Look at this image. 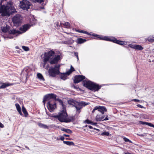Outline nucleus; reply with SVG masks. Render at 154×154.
I'll return each instance as SVG.
<instances>
[{"mask_svg": "<svg viewBox=\"0 0 154 154\" xmlns=\"http://www.w3.org/2000/svg\"><path fill=\"white\" fill-rule=\"evenodd\" d=\"M60 59V56L55 55V52L52 50L45 52L43 59V66H45L48 61L51 65L57 64Z\"/></svg>", "mask_w": 154, "mask_h": 154, "instance_id": "f257e3e1", "label": "nucleus"}, {"mask_svg": "<svg viewBox=\"0 0 154 154\" xmlns=\"http://www.w3.org/2000/svg\"><path fill=\"white\" fill-rule=\"evenodd\" d=\"M53 117L61 122L69 123L75 120V116H68L66 109H63L59 112L58 114Z\"/></svg>", "mask_w": 154, "mask_h": 154, "instance_id": "f03ea898", "label": "nucleus"}, {"mask_svg": "<svg viewBox=\"0 0 154 154\" xmlns=\"http://www.w3.org/2000/svg\"><path fill=\"white\" fill-rule=\"evenodd\" d=\"M82 84L85 87L94 91H98L101 87V86L90 80H84Z\"/></svg>", "mask_w": 154, "mask_h": 154, "instance_id": "7ed1b4c3", "label": "nucleus"}, {"mask_svg": "<svg viewBox=\"0 0 154 154\" xmlns=\"http://www.w3.org/2000/svg\"><path fill=\"white\" fill-rule=\"evenodd\" d=\"M95 35L96 36L97 39H99L100 40L111 42L121 45H124L125 42L124 41L118 40L117 38L113 37L103 36L102 35Z\"/></svg>", "mask_w": 154, "mask_h": 154, "instance_id": "20e7f679", "label": "nucleus"}, {"mask_svg": "<svg viewBox=\"0 0 154 154\" xmlns=\"http://www.w3.org/2000/svg\"><path fill=\"white\" fill-rule=\"evenodd\" d=\"M68 102L69 104L72 105L75 107L76 109V111L80 112V109L82 108L83 106L88 105V103L84 101L78 102L73 99H71L68 100Z\"/></svg>", "mask_w": 154, "mask_h": 154, "instance_id": "39448f33", "label": "nucleus"}, {"mask_svg": "<svg viewBox=\"0 0 154 154\" xmlns=\"http://www.w3.org/2000/svg\"><path fill=\"white\" fill-rule=\"evenodd\" d=\"M57 96L54 94H48L46 95L44 97L43 102L45 104L46 101H48L47 103H51L53 105H56Z\"/></svg>", "mask_w": 154, "mask_h": 154, "instance_id": "423d86ee", "label": "nucleus"}, {"mask_svg": "<svg viewBox=\"0 0 154 154\" xmlns=\"http://www.w3.org/2000/svg\"><path fill=\"white\" fill-rule=\"evenodd\" d=\"M60 65H56L54 67H51L49 69L48 73L50 76L54 77L59 75L60 72L59 69Z\"/></svg>", "mask_w": 154, "mask_h": 154, "instance_id": "0eeeda50", "label": "nucleus"}, {"mask_svg": "<svg viewBox=\"0 0 154 154\" xmlns=\"http://www.w3.org/2000/svg\"><path fill=\"white\" fill-rule=\"evenodd\" d=\"M11 7H9L8 5H2L0 7V13L3 17L9 16L11 13Z\"/></svg>", "mask_w": 154, "mask_h": 154, "instance_id": "6e6552de", "label": "nucleus"}, {"mask_svg": "<svg viewBox=\"0 0 154 154\" xmlns=\"http://www.w3.org/2000/svg\"><path fill=\"white\" fill-rule=\"evenodd\" d=\"M20 8L24 10L28 11V9L32 7V5L30 2L26 0H23L20 2Z\"/></svg>", "mask_w": 154, "mask_h": 154, "instance_id": "1a4fd4ad", "label": "nucleus"}, {"mask_svg": "<svg viewBox=\"0 0 154 154\" xmlns=\"http://www.w3.org/2000/svg\"><path fill=\"white\" fill-rule=\"evenodd\" d=\"M14 26L18 27L19 26L22 22V19L19 14H17L13 17L12 19Z\"/></svg>", "mask_w": 154, "mask_h": 154, "instance_id": "9d476101", "label": "nucleus"}, {"mask_svg": "<svg viewBox=\"0 0 154 154\" xmlns=\"http://www.w3.org/2000/svg\"><path fill=\"white\" fill-rule=\"evenodd\" d=\"M75 71L74 68L71 65L70 69L66 72L65 73H62L60 76L61 79L65 80L67 76L69 75L72 72Z\"/></svg>", "mask_w": 154, "mask_h": 154, "instance_id": "9b49d317", "label": "nucleus"}, {"mask_svg": "<svg viewBox=\"0 0 154 154\" xmlns=\"http://www.w3.org/2000/svg\"><path fill=\"white\" fill-rule=\"evenodd\" d=\"M85 79V77L82 75H76L74 78V83L77 84L81 81H83Z\"/></svg>", "mask_w": 154, "mask_h": 154, "instance_id": "f8f14e48", "label": "nucleus"}, {"mask_svg": "<svg viewBox=\"0 0 154 154\" xmlns=\"http://www.w3.org/2000/svg\"><path fill=\"white\" fill-rule=\"evenodd\" d=\"M98 110V111L100 112L102 114H103L105 112L107 111V109L105 107L100 106H97L94 107L92 111V112H94L95 110Z\"/></svg>", "mask_w": 154, "mask_h": 154, "instance_id": "ddd939ff", "label": "nucleus"}, {"mask_svg": "<svg viewBox=\"0 0 154 154\" xmlns=\"http://www.w3.org/2000/svg\"><path fill=\"white\" fill-rule=\"evenodd\" d=\"M31 26V25L27 23L25 24H24L20 28V30L22 32V33L25 32L28 29H29Z\"/></svg>", "mask_w": 154, "mask_h": 154, "instance_id": "4468645a", "label": "nucleus"}, {"mask_svg": "<svg viewBox=\"0 0 154 154\" xmlns=\"http://www.w3.org/2000/svg\"><path fill=\"white\" fill-rule=\"evenodd\" d=\"M76 31L77 32H78L86 34L88 35H91L92 36H94V37L93 38H94V39H96L97 40H99V39H97V38L96 37V36H95V35H97V34H91L83 30H80L79 29L76 30Z\"/></svg>", "mask_w": 154, "mask_h": 154, "instance_id": "2eb2a0df", "label": "nucleus"}, {"mask_svg": "<svg viewBox=\"0 0 154 154\" xmlns=\"http://www.w3.org/2000/svg\"><path fill=\"white\" fill-rule=\"evenodd\" d=\"M51 103H47V108L50 112L53 111L56 108V105H53Z\"/></svg>", "mask_w": 154, "mask_h": 154, "instance_id": "dca6fc26", "label": "nucleus"}, {"mask_svg": "<svg viewBox=\"0 0 154 154\" xmlns=\"http://www.w3.org/2000/svg\"><path fill=\"white\" fill-rule=\"evenodd\" d=\"M2 85L0 86V89L4 88L13 85L12 83H0Z\"/></svg>", "mask_w": 154, "mask_h": 154, "instance_id": "f3484780", "label": "nucleus"}, {"mask_svg": "<svg viewBox=\"0 0 154 154\" xmlns=\"http://www.w3.org/2000/svg\"><path fill=\"white\" fill-rule=\"evenodd\" d=\"M9 33L10 34L15 35L16 34H21L22 32L18 30H17L15 29H12L9 31Z\"/></svg>", "mask_w": 154, "mask_h": 154, "instance_id": "a211bd4d", "label": "nucleus"}, {"mask_svg": "<svg viewBox=\"0 0 154 154\" xmlns=\"http://www.w3.org/2000/svg\"><path fill=\"white\" fill-rule=\"evenodd\" d=\"M139 123L141 125H148L149 126L152 127L154 128V125H153V124L149 123V122H143L141 121H140L139 122Z\"/></svg>", "mask_w": 154, "mask_h": 154, "instance_id": "6ab92c4d", "label": "nucleus"}, {"mask_svg": "<svg viewBox=\"0 0 154 154\" xmlns=\"http://www.w3.org/2000/svg\"><path fill=\"white\" fill-rule=\"evenodd\" d=\"M105 117L104 116H100L97 115L96 117V120L97 121H103V119Z\"/></svg>", "mask_w": 154, "mask_h": 154, "instance_id": "aec40b11", "label": "nucleus"}, {"mask_svg": "<svg viewBox=\"0 0 154 154\" xmlns=\"http://www.w3.org/2000/svg\"><path fill=\"white\" fill-rule=\"evenodd\" d=\"M15 106L16 107L17 109V111H18V112L19 114L21 116H23V114L22 113V112H21V108L20 106L19 105V104L18 103H16L15 104Z\"/></svg>", "mask_w": 154, "mask_h": 154, "instance_id": "412c9836", "label": "nucleus"}, {"mask_svg": "<svg viewBox=\"0 0 154 154\" xmlns=\"http://www.w3.org/2000/svg\"><path fill=\"white\" fill-rule=\"evenodd\" d=\"M86 41V40L79 38H77V41L76 42L78 44H81L84 43Z\"/></svg>", "mask_w": 154, "mask_h": 154, "instance_id": "4be33fe9", "label": "nucleus"}, {"mask_svg": "<svg viewBox=\"0 0 154 154\" xmlns=\"http://www.w3.org/2000/svg\"><path fill=\"white\" fill-rule=\"evenodd\" d=\"M9 26L7 25L5 27H3L2 28V31L4 32H6L8 31L9 32Z\"/></svg>", "mask_w": 154, "mask_h": 154, "instance_id": "5701e85b", "label": "nucleus"}, {"mask_svg": "<svg viewBox=\"0 0 154 154\" xmlns=\"http://www.w3.org/2000/svg\"><path fill=\"white\" fill-rule=\"evenodd\" d=\"M38 126L41 128L44 129H48V126L42 123H38Z\"/></svg>", "mask_w": 154, "mask_h": 154, "instance_id": "b1692460", "label": "nucleus"}, {"mask_svg": "<svg viewBox=\"0 0 154 154\" xmlns=\"http://www.w3.org/2000/svg\"><path fill=\"white\" fill-rule=\"evenodd\" d=\"M22 111L23 113L24 114L25 116L26 117H27L28 114L26 108L24 107V106H22Z\"/></svg>", "mask_w": 154, "mask_h": 154, "instance_id": "393cba45", "label": "nucleus"}, {"mask_svg": "<svg viewBox=\"0 0 154 154\" xmlns=\"http://www.w3.org/2000/svg\"><path fill=\"white\" fill-rule=\"evenodd\" d=\"M63 143L64 144H65L67 145H69V146H74V143L72 142H70V141H63Z\"/></svg>", "mask_w": 154, "mask_h": 154, "instance_id": "a878e982", "label": "nucleus"}, {"mask_svg": "<svg viewBox=\"0 0 154 154\" xmlns=\"http://www.w3.org/2000/svg\"><path fill=\"white\" fill-rule=\"evenodd\" d=\"M61 130L62 131H65L66 133L69 134H71L72 133V131L71 130L68 129H66L63 128H61Z\"/></svg>", "mask_w": 154, "mask_h": 154, "instance_id": "bb28decb", "label": "nucleus"}, {"mask_svg": "<svg viewBox=\"0 0 154 154\" xmlns=\"http://www.w3.org/2000/svg\"><path fill=\"white\" fill-rule=\"evenodd\" d=\"M147 40L149 42H154V35H150L149 36L147 39Z\"/></svg>", "mask_w": 154, "mask_h": 154, "instance_id": "cd10ccee", "label": "nucleus"}, {"mask_svg": "<svg viewBox=\"0 0 154 154\" xmlns=\"http://www.w3.org/2000/svg\"><path fill=\"white\" fill-rule=\"evenodd\" d=\"M56 100L58 101L60 103V105L62 106L63 109H66L65 106L63 104V102L61 100L57 99Z\"/></svg>", "mask_w": 154, "mask_h": 154, "instance_id": "c85d7f7f", "label": "nucleus"}, {"mask_svg": "<svg viewBox=\"0 0 154 154\" xmlns=\"http://www.w3.org/2000/svg\"><path fill=\"white\" fill-rule=\"evenodd\" d=\"M143 49V48L141 45H136L135 49L141 51Z\"/></svg>", "mask_w": 154, "mask_h": 154, "instance_id": "c756f323", "label": "nucleus"}, {"mask_svg": "<svg viewBox=\"0 0 154 154\" xmlns=\"http://www.w3.org/2000/svg\"><path fill=\"white\" fill-rule=\"evenodd\" d=\"M61 24H62V23H60ZM62 24L64 26H66V27L67 28H69L70 27V23L68 22H66L63 23H62Z\"/></svg>", "mask_w": 154, "mask_h": 154, "instance_id": "7c9ffc66", "label": "nucleus"}, {"mask_svg": "<svg viewBox=\"0 0 154 154\" xmlns=\"http://www.w3.org/2000/svg\"><path fill=\"white\" fill-rule=\"evenodd\" d=\"M37 76L38 78L40 79V80H44L45 79L42 76V75L40 73H38L37 74Z\"/></svg>", "mask_w": 154, "mask_h": 154, "instance_id": "2f4dec72", "label": "nucleus"}, {"mask_svg": "<svg viewBox=\"0 0 154 154\" xmlns=\"http://www.w3.org/2000/svg\"><path fill=\"white\" fill-rule=\"evenodd\" d=\"M109 134L108 132H106V131H105L103 132L102 133L101 135L102 136H109Z\"/></svg>", "mask_w": 154, "mask_h": 154, "instance_id": "473e14b6", "label": "nucleus"}, {"mask_svg": "<svg viewBox=\"0 0 154 154\" xmlns=\"http://www.w3.org/2000/svg\"><path fill=\"white\" fill-rule=\"evenodd\" d=\"M22 48L25 51H29V48L28 47L23 46H22Z\"/></svg>", "mask_w": 154, "mask_h": 154, "instance_id": "72a5a7b5", "label": "nucleus"}, {"mask_svg": "<svg viewBox=\"0 0 154 154\" xmlns=\"http://www.w3.org/2000/svg\"><path fill=\"white\" fill-rule=\"evenodd\" d=\"M136 45V44L134 45L131 44L128 45V46L131 48H133L135 49Z\"/></svg>", "mask_w": 154, "mask_h": 154, "instance_id": "f704fd0d", "label": "nucleus"}, {"mask_svg": "<svg viewBox=\"0 0 154 154\" xmlns=\"http://www.w3.org/2000/svg\"><path fill=\"white\" fill-rule=\"evenodd\" d=\"M123 139L125 142H129V143H132L131 140L126 137H125L123 138Z\"/></svg>", "mask_w": 154, "mask_h": 154, "instance_id": "c9c22d12", "label": "nucleus"}, {"mask_svg": "<svg viewBox=\"0 0 154 154\" xmlns=\"http://www.w3.org/2000/svg\"><path fill=\"white\" fill-rule=\"evenodd\" d=\"M91 121L88 119H86V120H85V121L84 122L85 123H86L87 124H91Z\"/></svg>", "mask_w": 154, "mask_h": 154, "instance_id": "e433bc0d", "label": "nucleus"}, {"mask_svg": "<svg viewBox=\"0 0 154 154\" xmlns=\"http://www.w3.org/2000/svg\"><path fill=\"white\" fill-rule=\"evenodd\" d=\"M131 101H134L137 102L141 103V101L140 100L137 99H133L131 100Z\"/></svg>", "mask_w": 154, "mask_h": 154, "instance_id": "4c0bfd02", "label": "nucleus"}, {"mask_svg": "<svg viewBox=\"0 0 154 154\" xmlns=\"http://www.w3.org/2000/svg\"><path fill=\"white\" fill-rule=\"evenodd\" d=\"M74 55L77 58V59L78 60H79V57H78V54L77 52H75L74 53Z\"/></svg>", "mask_w": 154, "mask_h": 154, "instance_id": "58836bf2", "label": "nucleus"}, {"mask_svg": "<svg viewBox=\"0 0 154 154\" xmlns=\"http://www.w3.org/2000/svg\"><path fill=\"white\" fill-rule=\"evenodd\" d=\"M35 2H37L42 3L44 2V0H35Z\"/></svg>", "mask_w": 154, "mask_h": 154, "instance_id": "ea45409f", "label": "nucleus"}, {"mask_svg": "<svg viewBox=\"0 0 154 154\" xmlns=\"http://www.w3.org/2000/svg\"><path fill=\"white\" fill-rule=\"evenodd\" d=\"M137 106H138V107L140 108H144V107L143 106H142L139 104H137Z\"/></svg>", "mask_w": 154, "mask_h": 154, "instance_id": "a19ab883", "label": "nucleus"}, {"mask_svg": "<svg viewBox=\"0 0 154 154\" xmlns=\"http://www.w3.org/2000/svg\"><path fill=\"white\" fill-rule=\"evenodd\" d=\"M64 139H65V138H64V137H63V136H62L60 137V139L61 140L63 141Z\"/></svg>", "mask_w": 154, "mask_h": 154, "instance_id": "79ce46f5", "label": "nucleus"}, {"mask_svg": "<svg viewBox=\"0 0 154 154\" xmlns=\"http://www.w3.org/2000/svg\"><path fill=\"white\" fill-rule=\"evenodd\" d=\"M109 120V119L108 118V116H107L106 117V118L104 119H104H103V121H106V120Z\"/></svg>", "mask_w": 154, "mask_h": 154, "instance_id": "37998d69", "label": "nucleus"}, {"mask_svg": "<svg viewBox=\"0 0 154 154\" xmlns=\"http://www.w3.org/2000/svg\"><path fill=\"white\" fill-rule=\"evenodd\" d=\"M4 127V125L0 122V127L3 128Z\"/></svg>", "mask_w": 154, "mask_h": 154, "instance_id": "c03bdc74", "label": "nucleus"}, {"mask_svg": "<svg viewBox=\"0 0 154 154\" xmlns=\"http://www.w3.org/2000/svg\"><path fill=\"white\" fill-rule=\"evenodd\" d=\"M97 124V123L96 122H93L92 121L91 122V125H96Z\"/></svg>", "mask_w": 154, "mask_h": 154, "instance_id": "a18cd8bd", "label": "nucleus"}, {"mask_svg": "<svg viewBox=\"0 0 154 154\" xmlns=\"http://www.w3.org/2000/svg\"><path fill=\"white\" fill-rule=\"evenodd\" d=\"M63 136H64L65 137H70V136L69 135H67V134H63Z\"/></svg>", "mask_w": 154, "mask_h": 154, "instance_id": "49530a36", "label": "nucleus"}, {"mask_svg": "<svg viewBox=\"0 0 154 154\" xmlns=\"http://www.w3.org/2000/svg\"><path fill=\"white\" fill-rule=\"evenodd\" d=\"M88 127L90 129H92V128H93V127L91 126V125H89L88 126Z\"/></svg>", "mask_w": 154, "mask_h": 154, "instance_id": "de8ad7c7", "label": "nucleus"}, {"mask_svg": "<svg viewBox=\"0 0 154 154\" xmlns=\"http://www.w3.org/2000/svg\"><path fill=\"white\" fill-rule=\"evenodd\" d=\"M6 0H1V3L0 4V5L4 1H6Z\"/></svg>", "mask_w": 154, "mask_h": 154, "instance_id": "09e8293b", "label": "nucleus"}, {"mask_svg": "<svg viewBox=\"0 0 154 154\" xmlns=\"http://www.w3.org/2000/svg\"><path fill=\"white\" fill-rule=\"evenodd\" d=\"M94 129H95V130H97V131H100V130H99L98 129H97L94 128Z\"/></svg>", "mask_w": 154, "mask_h": 154, "instance_id": "8fccbe9b", "label": "nucleus"}, {"mask_svg": "<svg viewBox=\"0 0 154 154\" xmlns=\"http://www.w3.org/2000/svg\"><path fill=\"white\" fill-rule=\"evenodd\" d=\"M66 140H70V139L69 138H66Z\"/></svg>", "mask_w": 154, "mask_h": 154, "instance_id": "3c124183", "label": "nucleus"}, {"mask_svg": "<svg viewBox=\"0 0 154 154\" xmlns=\"http://www.w3.org/2000/svg\"><path fill=\"white\" fill-rule=\"evenodd\" d=\"M74 88H75V89H77L78 88L76 87H75V86H74Z\"/></svg>", "mask_w": 154, "mask_h": 154, "instance_id": "603ef678", "label": "nucleus"}, {"mask_svg": "<svg viewBox=\"0 0 154 154\" xmlns=\"http://www.w3.org/2000/svg\"><path fill=\"white\" fill-rule=\"evenodd\" d=\"M58 24V23H57V24Z\"/></svg>", "mask_w": 154, "mask_h": 154, "instance_id": "864d4df0", "label": "nucleus"}, {"mask_svg": "<svg viewBox=\"0 0 154 154\" xmlns=\"http://www.w3.org/2000/svg\"><path fill=\"white\" fill-rule=\"evenodd\" d=\"M87 125H86V126H85V127H87Z\"/></svg>", "mask_w": 154, "mask_h": 154, "instance_id": "5fc2aeb1", "label": "nucleus"}, {"mask_svg": "<svg viewBox=\"0 0 154 154\" xmlns=\"http://www.w3.org/2000/svg\"><path fill=\"white\" fill-rule=\"evenodd\" d=\"M58 24H57V26H58Z\"/></svg>", "mask_w": 154, "mask_h": 154, "instance_id": "6e6d98bb", "label": "nucleus"}, {"mask_svg": "<svg viewBox=\"0 0 154 154\" xmlns=\"http://www.w3.org/2000/svg\"><path fill=\"white\" fill-rule=\"evenodd\" d=\"M152 61H154V60H152Z\"/></svg>", "mask_w": 154, "mask_h": 154, "instance_id": "4d7b16f0", "label": "nucleus"}, {"mask_svg": "<svg viewBox=\"0 0 154 154\" xmlns=\"http://www.w3.org/2000/svg\"><path fill=\"white\" fill-rule=\"evenodd\" d=\"M152 61H154V60H152Z\"/></svg>", "mask_w": 154, "mask_h": 154, "instance_id": "13d9d810", "label": "nucleus"}, {"mask_svg": "<svg viewBox=\"0 0 154 154\" xmlns=\"http://www.w3.org/2000/svg\"><path fill=\"white\" fill-rule=\"evenodd\" d=\"M152 61H154V60H152Z\"/></svg>", "mask_w": 154, "mask_h": 154, "instance_id": "bf43d9fd", "label": "nucleus"}, {"mask_svg": "<svg viewBox=\"0 0 154 154\" xmlns=\"http://www.w3.org/2000/svg\"><path fill=\"white\" fill-rule=\"evenodd\" d=\"M153 105H154V104Z\"/></svg>", "mask_w": 154, "mask_h": 154, "instance_id": "052dcab7", "label": "nucleus"}]
</instances>
